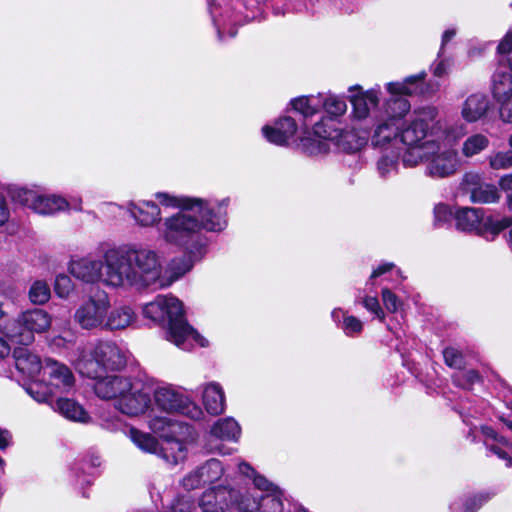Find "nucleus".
<instances>
[{"instance_id":"f257e3e1","label":"nucleus","mask_w":512,"mask_h":512,"mask_svg":"<svg viewBox=\"0 0 512 512\" xmlns=\"http://www.w3.org/2000/svg\"><path fill=\"white\" fill-rule=\"evenodd\" d=\"M426 72L408 76L403 81L388 82L385 89L389 97L380 105V86L364 91L356 85L349 87L352 118L359 124L347 131L344 145L355 152L368 143L373 148L386 150L399 143L400 125L411 110L406 96L423 93Z\"/></svg>"},{"instance_id":"f03ea898","label":"nucleus","mask_w":512,"mask_h":512,"mask_svg":"<svg viewBox=\"0 0 512 512\" xmlns=\"http://www.w3.org/2000/svg\"><path fill=\"white\" fill-rule=\"evenodd\" d=\"M155 197L164 206L181 208L158 225L159 237L186 254L182 258L173 259L169 265L177 261L178 270L183 266L182 261H189L192 268L194 262L201 259L206 251L207 238L202 231L219 232L226 227L228 199L205 201L200 198L176 197L165 192H158Z\"/></svg>"},{"instance_id":"7ed1b4c3","label":"nucleus","mask_w":512,"mask_h":512,"mask_svg":"<svg viewBox=\"0 0 512 512\" xmlns=\"http://www.w3.org/2000/svg\"><path fill=\"white\" fill-rule=\"evenodd\" d=\"M177 261L164 269L160 254L131 244L105 250L104 286L113 290L164 289L191 270L189 261L176 270Z\"/></svg>"},{"instance_id":"20e7f679","label":"nucleus","mask_w":512,"mask_h":512,"mask_svg":"<svg viewBox=\"0 0 512 512\" xmlns=\"http://www.w3.org/2000/svg\"><path fill=\"white\" fill-rule=\"evenodd\" d=\"M408 115L400 125L399 143L405 148L402 155L404 166L414 167L438 149L437 136L445 127L437 119L438 109L434 106L420 107Z\"/></svg>"},{"instance_id":"39448f33","label":"nucleus","mask_w":512,"mask_h":512,"mask_svg":"<svg viewBox=\"0 0 512 512\" xmlns=\"http://www.w3.org/2000/svg\"><path fill=\"white\" fill-rule=\"evenodd\" d=\"M143 315L159 324L167 323V339L182 350H190L195 344L201 347L207 341L185 320L183 305L172 295H158L143 307Z\"/></svg>"},{"instance_id":"423d86ee","label":"nucleus","mask_w":512,"mask_h":512,"mask_svg":"<svg viewBox=\"0 0 512 512\" xmlns=\"http://www.w3.org/2000/svg\"><path fill=\"white\" fill-rule=\"evenodd\" d=\"M241 475L252 481L256 494L247 487L231 485V511L236 512H282L284 503L283 491L265 476L257 473L250 464L241 462L238 465Z\"/></svg>"},{"instance_id":"0eeeda50","label":"nucleus","mask_w":512,"mask_h":512,"mask_svg":"<svg viewBox=\"0 0 512 512\" xmlns=\"http://www.w3.org/2000/svg\"><path fill=\"white\" fill-rule=\"evenodd\" d=\"M128 352L117 343L100 340L79 346L71 358L77 371L88 378H98L103 370H120L127 364Z\"/></svg>"},{"instance_id":"6e6552de","label":"nucleus","mask_w":512,"mask_h":512,"mask_svg":"<svg viewBox=\"0 0 512 512\" xmlns=\"http://www.w3.org/2000/svg\"><path fill=\"white\" fill-rule=\"evenodd\" d=\"M463 135V125L445 127L441 134L437 136L438 149L425 156L427 175L433 178H446L456 173L460 166L458 153L452 147H448L445 141H456Z\"/></svg>"},{"instance_id":"1a4fd4ad","label":"nucleus","mask_w":512,"mask_h":512,"mask_svg":"<svg viewBox=\"0 0 512 512\" xmlns=\"http://www.w3.org/2000/svg\"><path fill=\"white\" fill-rule=\"evenodd\" d=\"M456 227L464 232H474L486 240L492 241L496 236L511 225L509 218L494 220L485 217L480 208L463 207L455 212Z\"/></svg>"},{"instance_id":"9d476101","label":"nucleus","mask_w":512,"mask_h":512,"mask_svg":"<svg viewBox=\"0 0 512 512\" xmlns=\"http://www.w3.org/2000/svg\"><path fill=\"white\" fill-rule=\"evenodd\" d=\"M51 316L43 309H31L21 313L17 319L8 322L4 330L14 342L29 345L35 333H43L51 326Z\"/></svg>"},{"instance_id":"9b49d317","label":"nucleus","mask_w":512,"mask_h":512,"mask_svg":"<svg viewBox=\"0 0 512 512\" xmlns=\"http://www.w3.org/2000/svg\"><path fill=\"white\" fill-rule=\"evenodd\" d=\"M346 136L347 131L335 127L332 120L322 119L315 124L312 133L301 137L299 146L309 155L327 153L331 144L348 151L344 145V140H347Z\"/></svg>"},{"instance_id":"f8f14e48","label":"nucleus","mask_w":512,"mask_h":512,"mask_svg":"<svg viewBox=\"0 0 512 512\" xmlns=\"http://www.w3.org/2000/svg\"><path fill=\"white\" fill-rule=\"evenodd\" d=\"M131 441L142 451L158 454L167 463L176 465L186 458L187 449L183 442L170 437L159 442L150 434L131 427L128 432Z\"/></svg>"},{"instance_id":"ddd939ff","label":"nucleus","mask_w":512,"mask_h":512,"mask_svg":"<svg viewBox=\"0 0 512 512\" xmlns=\"http://www.w3.org/2000/svg\"><path fill=\"white\" fill-rule=\"evenodd\" d=\"M13 201L19 203L39 215H54L69 210L70 203L57 194H44L25 187H17L10 191Z\"/></svg>"},{"instance_id":"4468645a","label":"nucleus","mask_w":512,"mask_h":512,"mask_svg":"<svg viewBox=\"0 0 512 512\" xmlns=\"http://www.w3.org/2000/svg\"><path fill=\"white\" fill-rule=\"evenodd\" d=\"M110 308L111 301L108 293L104 290H98L79 305L75 311L74 319L82 329L103 330L106 314Z\"/></svg>"},{"instance_id":"2eb2a0df","label":"nucleus","mask_w":512,"mask_h":512,"mask_svg":"<svg viewBox=\"0 0 512 512\" xmlns=\"http://www.w3.org/2000/svg\"><path fill=\"white\" fill-rule=\"evenodd\" d=\"M153 396L156 406L169 414L180 413L192 419H199L202 415L201 409L196 404L170 384L157 386Z\"/></svg>"},{"instance_id":"dca6fc26","label":"nucleus","mask_w":512,"mask_h":512,"mask_svg":"<svg viewBox=\"0 0 512 512\" xmlns=\"http://www.w3.org/2000/svg\"><path fill=\"white\" fill-rule=\"evenodd\" d=\"M124 415L137 417L147 412L151 406L150 389L139 379H133L131 387L114 404Z\"/></svg>"},{"instance_id":"f3484780","label":"nucleus","mask_w":512,"mask_h":512,"mask_svg":"<svg viewBox=\"0 0 512 512\" xmlns=\"http://www.w3.org/2000/svg\"><path fill=\"white\" fill-rule=\"evenodd\" d=\"M68 271L74 278L83 283L104 286L105 252L101 259L85 256L71 260Z\"/></svg>"},{"instance_id":"a211bd4d","label":"nucleus","mask_w":512,"mask_h":512,"mask_svg":"<svg viewBox=\"0 0 512 512\" xmlns=\"http://www.w3.org/2000/svg\"><path fill=\"white\" fill-rule=\"evenodd\" d=\"M231 485L218 484L206 488L198 499L201 512L231 511Z\"/></svg>"},{"instance_id":"6ab92c4d","label":"nucleus","mask_w":512,"mask_h":512,"mask_svg":"<svg viewBox=\"0 0 512 512\" xmlns=\"http://www.w3.org/2000/svg\"><path fill=\"white\" fill-rule=\"evenodd\" d=\"M43 373L47 377L46 384L54 394L69 392L74 386L75 378L72 371L65 364L56 360L47 359Z\"/></svg>"},{"instance_id":"aec40b11","label":"nucleus","mask_w":512,"mask_h":512,"mask_svg":"<svg viewBox=\"0 0 512 512\" xmlns=\"http://www.w3.org/2000/svg\"><path fill=\"white\" fill-rule=\"evenodd\" d=\"M96 380L94 384L95 394L103 400H114L118 402L121 397L127 392L128 388L131 387V382L134 378L122 376V375H107L102 377V374Z\"/></svg>"},{"instance_id":"412c9836","label":"nucleus","mask_w":512,"mask_h":512,"mask_svg":"<svg viewBox=\"0 0 512 512\" xmlns=\"http://www.w3.org/2000/svg\"><path fill=\"white\" fill-rule=\"evenodd\" d=\"M127 211L143 227L154 226L162 221L160 208L153 201H131L127 204Z\"/></svg>"},{"instance_id":"4be33fe9","label":"nucleus","mask_w":512,"mask_h":512,"mask_svg":"<svg viewBox=\"0 0 512 512\" xmlns=\"http://www.w3.org/2000/svg\"><path fill=\"white\" fill-rule=\"evenodd\" d=\"M297 129L298 126L295 120L285 116L277 120L274 126H264L262 132L269 142L283 146L288 144L289 140L295 136Z\"/></svg>"},{"instance_id":"5701e85b","label":"nucleus","mask_w":512,"mask_h":512,"mask_svg":"<svg viewBox=\"0 0 512 512\" xmlns=\"http://www.w3.org/2000/svg\"><path fill=\"white\" fill-rule=\"evenodd\" d=\"M490 108V101L484 93H472L461 104V117L468 123L483 119Z\"/></svg>"},{"instance_id":"b1692460","label":"nucleus","mask_w":512,"mask_h":512,"mask_svg":"<svg viewBox=\"0 0 512 512\" xmlns=\"http://www.w3.org/2000/svg\"><path fill=\"white\" fill-rule=\"evenodd\" d=\"M202 399L207 412L211 415H219L225 410V395L221 385L217 382H209L202 386Z\"/></svg>"},{"instance_id":"393cba45","label":"nucleus","mask_w":512,"mask_h":512,"mask_svg":"<svg viewBox=\"0 0 512 512\" xmlns=\"http://www.w3.org/2000/svg\"><path fill=\"white\" fill-rule=\"evenodd\" d=\"M15 366L17 370L30 380L43 370L40 358L25 348H19L14 351Z\"/></svg>"},{"instance_id":"a878e982","label":"nucleus","mask_w":512,"mask_h":512,"mask_svg":"<svg viewBox=\"0 0 512 512\" xmlns=\"http://www.w3.org/2000/svg\"><path fill=\"white\" fill-rule=\"evenodd\" d=\"M135 320L136 314L134 310L127 305H122L108 311L103 330H123L132 325Z\"/></svg>"},{"instance_id":"bb28decb","label":"nucleus","mask_w":512,"mask_h":512,"mask_svg":"<svg viewBox=\"0 0 512 512\" xmlns=\"http://www.w3.org/2000/svg\"><path fill=\"white\" fill-rule=\"evenodd\" d=\"M51 408L70 421L88 423L91 419L87 411L72 399L59 398L51 403Z\"/></svg>"},{"instance_id":"cd10ccee","label":"nucleus","mask_w":512,"mask_h":512,"mask_svg":"<svg viewBox=\"0 0 512 512\" xmlns=\"http://www.w3.org/2000/svg\"><path fill=\"white\" fill-rule=\"evenodd\" d=\"M241 428L237 421L231 417L219 419L211 428V437L226 441H237Z\"/></svg>"},{"instance_id":"c85d7f7f","label":"nucleus","mask_w":512,"mask_h":512,"mask_svg":"<svg viewBox=\"0 0 512 512\" xmlns=\"http://www.w3.org/2000/svg\"><path fill=\"white\" fill-rule=\"evenodd\" d=\"M493 495V493L485 491L455 500L450 504V510L451 512H477Z\"/></svg>"},{"instance_id":"c756f323","label":"nucleus","mask_w":512,"mask_h":512,"mask_svg":"<svg viewBox=\"0 0 512 512\" xmlns=\"http://www.w3.org/2000/svg\"><path fill=\"white\" fill-rule=\"evenodd\" d=\"M492 92L498 102H504L512 96V70L497 71L493 75Z\"/></svg>"},{"instance_id":"7c9ffc66","label":"nucleus","mask_w":512,"mask_h":512,"mask_svg":"<svg viewBox=\"0 0 512 512\" xmlns=\"http://www.w3.org/2000/svg\"><path fill=\"white\" fill-rule=\"evenodd\" d=\"M150 429L164 440L175 437L182 429L181 424L171 417L155 416L149 420Z\"/></svg>"},{"instance_id":"2f4dec72","label":"nucleus","mask_w":512,"mask_h":512,"mask_svg":"<svg viewBox=\"0 0 512 512\" xmlns=\"http://www.w3.org/2000/svg\"><path fill=\"white\" fill-rule=\"evenodd\" d=\"M291 105L304 118L312 117L322 109V94L295 98L291 101Z\"/></svg>"},{"instance_id":"473e14b6","label":"nucleus","mask_w":512,"mask_h":512,"mask_svg":"<svg viewBox=\"0 0 512 512\" xmlns=\"http://www.w3.org/2000/svg\"><path fill=\"white\" fill-rule=\"evenodd\" d=\"M198 468L204 485L209 484V486L217 485L216 483L221 480L225 472L223 464L214 458L206 461Z\"/></svg>"},{"instance_id":"72a5a7b5","label":"nucleus","mask_w":512,"mask_h":512,"mask_svg":"<svg viewBox=\"0 0 512 512\" xmlns=\"http://www.w3.org/2000/svg\"><path fill=\"white\" fill-rule=\"evenodd\" d=\"M499 199L500 193L497 187L484 182L470 195V200L473 203L491 204L497 203Z\"/></svg>"},{"instance_id":"f704fd0d","label":"nucleus","mask_w":512,"mask_h":512,"mask_svg":"<svg viewBox=\"0 0 512 512\" xmlns=\"http://www.w3.org/2000/svg\"><path fill=\"white\" fill-rule=\"evenodd\" d=\"M489 139L487 136L481 133L470 135L465 139L462 144V154L465 157H473L489 146Z\"/></svg>"},{"instance_id":"c9c22d12","label":"nucleus","mask_w":512,"mask_h":512,"mask_svg":"<svg viewBox=\"0 0 512 512\" xmlns=\"http://www.w3.org/2000/svg\"><path fill=\"white\" fill-rule=\"evenodd\" d=\"M28 295L33 304H45L50 299V287L46 281L36 280L32 283Z\"/></svg>"},{"instance_id":"e433bc0d","label":"nucleus","mask_w":512,"mask_h":512,"mask_svg":"<svg viewBox=\"0 0 512 512\" xmlns=\"http://www.w3.org/2000/svg\"><path fill=\"white\" fill-rule=\"evenodd\" d=\"M25 390L38 403H48L51 396L54 394L53 390L47 384H42L35 379L31 380L26 385Z\"/></svg>"},{"instance_id":"4c0bfd02","label":"nucleus","mask_w":512,"mask_h":512,"mask_svg":"<svg viewBox=\"0 0 512 512\" xmlns=\"http://www.w3.org/2000/svg\"><path fill=\"white\" fill-rule=\"evenodd\" d=\"M322 109H324L329 115L338 117L343 115L347 110L346 101L335 95L322 94Z\"/></svg>"},{"instance_id":"58836bf2","label":"nucleus","mask_w":512,"mask_h":512,"mask_svg":"<svg viewBox=\"0 0 512 512\" xmlns=\"http://www.w3.org/2000/svg\"><path fill=\"white\" fill-rule=\"evenodd\" d=\"M487 160L493 170H505L512 167V151L492 152Z\"/></svg>"},{"instance_id":"ea45409f","label":"nucleus","mask_w":512,"mask_h":512,"mask_svg":"<svg viewBox=\"0 0 512 512\" xmlns=\"http://www.w3.org/2000/svg\"><path fill=\"white\" fill-rule=\"evenodd\" d=\"M479 381L480 376L475 370H459L453 375L454 384L463 389H471Z\"/></svg>"},{"instance_id":"a19ab883","label":"nucleus","mask_w":512,"mask_h":512,"mask_svg":"<svg viewBox=\"0 0 512 512\" xmlns=\"http://www.w3.org/2000/svg\"><path fill=\"white\" fill-rule=\"evenodd\" d=\"M340 329L346 336L355 337L362 332L363 322L359 318L347 314L344 315V319H342Z\"/></svg>"},{"instance_id":"79ce46f5","label":"nucleus","mask_w":512,"mask_h":512,"mask_svg":"<svg viewBox=\"0 0 512 512\" xmlns=\"http://www.w3.org/2000/svg\"><path fill=\"white\" fill-rule=\"evenodd\" d=\"M445 363L454 369L461 370L464 366L463 354L453 347H448L443 351Z\"/></svg>"},{"instance_id":"37998d69","label":"nucleus","mask_w":512,"mask_h":512,"mask_svg":"<svg viewBox=\"0 0 512 512\" xmlns=\"http://www.w3.org/2000/svg\"><path fill=\"white\" fill-rule=\"evenodd\" d=\"M54 290L61 298H66L73 290V283L69 276L65 274L57 275L55 279Z\"/></svg>"},{"instance_id":"c03bdc74","label":"nucleus","mask_w":512,"mask_h":512,"mask_svg":"<svg viewBox=\"0 0 512 512\" xmlns=\"http://www.w3.org/2000/svg\"><path fill=\"white\" fill-rule=\"evenodd\" d=\"M360 302L367 311L373 313L380 321H384L385 314L376 296H364Z\"/></svg>"},{"instance_id":"a18cd8bd","label":"nucleus","mask_w":512,"mask_h":512,"mask_svg":"<svg viewBox=\"0 0 512 512\" xmlns=\"http://www.w3.org/2000/svg\"><path fill=\"white\" fill-rule=\"evenodd\" d=\"M397 167L396 156H382L377 162V170L381 177H387Z\"/></svg>"},{"instance_id":"49530a36","label":"nucleus","mask_w":512,"mask_h":512,"mask_svg":"<svg viewBox=\"0 0 512 512\" xmlns=\"http://www.w3.org/2000/svg\"><path fill=\"white\" fill-rule=\"evenodd\" d=\"M482 183L483 181L480 174L475 172H468L463 176L461 185L463 189L471 195L472 192L476 190Z\"/></svg>"},{"instance_id":"de8ad7c7","label":"nucleus","mask_w":512,"mask_h":512,"mask_svg":"<svg viewBox=\"0 0 512 512\" xmlns=\"http://www.w3.org/2000/svg\"><path fill=\"white\" fill-rule=\"evenodd\" d=\"M181 484H182L183 488L188 491L197 489L200 486L204 485L202 478H200L199 468L197 467L195 470L186 474L183 477Z\"/></svg>"},{"instance_id":"09e8293b","label":"nucleus","mask_w":512,"mask_h":512,"mask_svg":"<svg viewBox=\"0 0 512 512\" xmlns=\"http://www.w3.org/2000/svg\"><path fill=\"white\" fill-rule=\"evenodd\" d=\"M193 508L194 501L190 496H179L173 501L170 512H192Z\"/></svg>"},{"instance_id":"8fccbe9b","label":"nucleus","mask_w":512,"mask_h":512,"mask_svg":"<svg viewBox=\"0 0 512 512\" xmlns=\"http://www.w3.org/2000/svg\"><path fill=\"white\" fill-rule=\"evenodd\" d=\"M382 300L385 308L393 313L396 312L401 305L398 297L388 288L382 290Z\"/></svg>"},{"instance_id":"3c124183","label":"nucleus","mask_w":512,"mask_h":512,"mask_svg":"<svg viewBox=\"0 0 512 512\" xmlns=\"http://www.w3.org/2000/svg\"><path fill=\"white\" fill-rule=\"evenodd\" d=\"M452 215L450 207L445 204H438L434 208L435 221L439 224L449 221Z\"/></svg>"},{"instance_id":"603ef678","label":"nucleus","mask_w":512,"mask_h":512,"mask_svg":"<svg viewBox=\"0 0 512 512\" xmlns=\"http://www.w3.org/2000/svg\"><path fill=\"white\" fill-rule=\"evenodd\" d=\"M393 268H394V264L390 263V262L380 264L376 269H374L372 271L371 276H370L368 282L366 283V285L373 286L374 285L373 280L375 278L382 276L383 274L391 271Z\"/></svg>"},{"instance_id":"864d4df0","label":"nucleus","mask_w":512,"mask_h":512,"mask_svg":"<svg viewBox=\"0 0 512 512\" xmlns=\"http://www.w3.org/2000/svg\"><path fill=\"white\" fill-rule=\"evenodd\" d=\"M487 448L500 459L504 460L507 467H512V457H510L501 447L494 444H487Z\"/></svg>"},{"instance_id":"5fc2aeb1","label":"nucleus","mask_w":512,"mask_h":512,"mask_svg":"<svg viewBox=\"0 0 512 512\" xmlns=\"http://www.w3.org/2000/svg\"><path fill=\"white\" fill-rule=\"evenodd\" d=\"M100 425L106 430L116 431L121 427L122 422L119 417H111V418L107 417V418H102Z\"/></svg>"},{"instance_id":"6e6d98bb","label":"nucleus","mask_w":512,"mask_h":512,"mask_svg":"<svg viewBox=\"0 0 512 512\" xmlns=\"http://www.w3.org/2000/svg\"><path fill=\"white\" fill-rule=\"evenodd\" d=\"M500 117L504 122L512 123V102L509 100L500 102Z\"/></svg>"},{"instance_id":"4d7b16f0","label":"nucleus","mask_w":512,"mask_h":512,"mask_svg":"<svg viewBox=\"0 0 512 512\" xmlns=\"http://www.w3.org/2000/svg\"><path fill=\"white\" fill-rule=\"evenodd\" d=\"M10 218V211L7 201L3 194L0 193V227L8 222Z\"/></svg>"},{"instance_id":"13d9d810","label":"nucleus","mask_w":512,"mask_h":512,"mask_svg":"<svg viewBox=\"0 0 512 512\" xmlns=\"http://www.w3.org/2000/svg\"><path fill=\"white\" fill-rule=\"evenodd\" d=\"M449 66V62L446 59H441L433 64V74L437 77H442L447 73Z\"/></svg>"},{"instance_id":"bf43d9fd","label":"nucleus","mask_w":512,"mask_h":512,"mask_svg":"<svg viewBox=\"0 0 512 512\" xmlns=\"http://www.w3.org/2000/svg\"><path fill=\"white\" fill-rule=\"evenodd\" d=\"M11 434L6 429L0 428V450L6 449L10 445Z\"/></svg>"},{"instance_id":"052dcab7","label":"nucleus","mask_w":512,"mask_h":512,"mask_svg":"<svg viewBox=\"0 0 512 512\" xmlns=\"http://www.w3.org/2000/svg\"><path fill=\"white\" fill-rule=\"evenodd\" d=\"M344 315H347V313L341 308H335L331 312V318L338 328H340V324L342 319H344Z\"/></svg>"},{"instance_id":"680f3d73","label":"nucleus","mask_w":512,"mask_h":512,"mask_svg":"<svg viewBox=\"0 0 512 512\" xmlns=\"http://www.w3.org/2000/svg\"><path fill=\"white\" fill-rule=\"evenodd\" d=\"M499 186L504 191L512 190V173L502 176L499 179Z\"/></svg>"},{"instance_id":"e2e57ef3","label":"nucleus","mask_w":512,"mask_h":512,"mask_svg":"<svg viewBox=\"0 0 512 512\" xmlns=\"http://www.w3.org/2000/svg\"><path fill=\"white\" fill-rule=\"evenodd\" d=\"M456 31L454 29H448L444 32L442 36V45L438 57H440L443 53L444 46L455 36Z\"/></svg>"},{"instance_id":"0e129e2a","label":"nucleus","mask_w":512,"mask_h":512,"mask_svg":"<svg viewBox=\"0 0 512 512\" xmlns=\"http://www.w3.org/2000/svg\"><path fill=\"white\" fill-rule=\"evenodd\" d=\"M208 4L210 7V13L213 18V21H214L215 25L217 26L218 36L221 39V38H223L224 31L220 28L219 20H217V18H216V14H215V10H214V5H215L214 0H208Z\"/></svg>"},{"instance_id":"69168bd1","label":"nucleus","mask_w":512,"mask_h":512,"mask_svg":"<svg viewBox=\"0 0 512 512\" xmlns=\"http://www.w3.org/2000/svg\"><path fill=\"white\" fill-rule=\"evenodd\" d=\"M482 434L485 436V445L487 446L489 440L496 441L498 434L490 427H482Z\"/></svg>"},{"instance_id":"338daca9","label":"nucleus","mask_w":512,"mask_h":512,"mask_svg":"<svg viewBox=\"0 0 512 512\" xmlns=\"http://www.w3.org/2000/svg\"><path fill=\"white\" fill-rule=\"evenodd\" d=\"M11 348L8 342L0 337V359L7 357L10 354Z\"/></svg>"},{"instance_id":"774afa93","label":"nucleus","mask_w":512,"mask_h":512,"mask_svg":"<svg viewBox=\"0 0 512 512\" xmlns=\"http://www.w3.org/2000/svg\"><path fill=\"white\" fill-rule=\"evenodd\" d=\"M71 341H67L65 338L58 336L53 339V345L56 347L66 346Z\"/></svg>"}]
</instances>
